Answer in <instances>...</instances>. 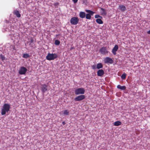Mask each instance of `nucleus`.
I'll list each match as a JSON object with an SVG mask.
<instances>
[{
	"label": "nucleus",
	"mask_w": 150,
	"mask_h": 150,
	"mask_svg": "<svg viewBox=\"0 0 150 150\" xmlns=\"http://www.w3.org/2000/svg\"><path fill=\"white\" fill-rule=\"evenodd\" d=\"M117 88L120 89L121 90H124L126 89V87L125 86H121L120 85H118L117 86Z\"/></svg>",
	"instance_id": "obj_16"
},
{
	"label": "nucleus",
	"mask_w": 150,
	"mask_h": 150,
	"mask_svg": "<svg viewBox=\"0 0 150 150\" xmlns=\"http://www.w3.org/2000/svg\"><path fill=\"white\" fill-rule=\"evenodd\" d=\"M78 0H73V1L74 3H76L78 1Z\"/></svg>",
	"instance_id": "obj_31"
},
{
	"label": "nucleus",
	"mask_w": 150,
	"mask_h": 150,
	"mask_svg": "<svg viewBox=\"0 0 150 150\" xmlns=\"http://www.w3.org/2000/svg\"><path fill=\"white\" fill-rule=\"evenodd\" d=\"M62 123L63 125H64L66 124V122H65L64 121L62 122Z\"/></svg>",
	"instance_id": "obj_33"
},
{
	"label": "nucleus",
	"mask_w": 150,
	"mask_h": 150,
	"mask_svg": "<svg viewBox=\"0 0 150 150\" xmlns=\"http://www.w3.org/2000/svg\"><path fill=\"white\" fill-rule=\"evenodd\" d=\"M91 67L93 69H95L96 68V65H93L91 66Z\"/></svg>",
	"instance_id": "obj_29"
},
{
	"label": "nucleus",
	"mask_w": 150,
	"mask_h": 150,
	"mask_svg": "<svg viewBox=\"0 0 150 150\" xmlns=\"http://www.w3.org/2000/svg\"><path fill=\"white\" fill-rule=\"evenodd\" d=\"M97 75L98 76H101L104 74V71L102 69H99L97 72Z\"/></svg>",
	"instance_id": "obj_10"
},
{
	"label": "nucleus",
	"mask_w": 150,
	"mask_h": 150,
	"mask_svg": "<svg viewBox=\"0 0 150 150\" xmlns=\"http://www.w3.org/2000/svg\"><path fill=\"white\" fill-rule=\"evenodd\" d=\"M0 58L1 59L2 61L4 60L5 59V57L2 54H0Z\"/></svg>",
	"instance_id": "obj_25"
},
{
	"label": "nucleus",
	"mask_w": 150,
	"mask_h": 150,
	"mask_svg": "<svg viewBox=\"0 0 150 150\" xmlns=\"http://www.w3.org/2000/svg\"><path fill=\"white\" fill-rule=\"evenodd\" d=\"M79 17L81 18H84L86 16V14L84 12H80L79 14Z\"/></svg>",
	"instance_id": "obj_15"
},
{
	"label": "nucleus",
	"mask_w": 150,
	"mask_h": 150,
	"mask_svg": "<svg viewBox=\"0 0 150 150\" xmlns=\"http://www.w3.org/2000/svg\"><path fill=\"white\" fill-rule=\"evenodd\" d=\"M103 67V65L101 63H99L97 64L96 65V68L98 69H99L101 68H102Z\"/></svg>",
	"instance_id": "obj_17"
},
{
	"label": "nucleus",
	"mask_w": 150,
	"mask_h": 150,
	"mask_svg": "<svg viewBox=\"0 0 150 150\" xmlns=\"http://www.w3.org/2000/svg\"><path fill=\"white\" fill-rule=\"evenodd\" d=\"M23 58H24L26 59V58H28V57H30V55L28 54H27V53L24 54H23Z\"/></svg>",
	"instance_id": "obj_21"
},
{
	"label": "nucleus",
	"mask_w": 150,
	"mask_h": 150,
	"mask_svg": "<svg viewBox=\"0 0 150 150\" xmlns=\"http://www.w3.org/2000/svg\"><path fill=\"white\" fill-rule=\"evenodd\" d=\"M85 11L87 13H88V14H90L91 15V16H93V14L95 13L92 11L89 10H86Z\"/></svg>",
	"instance_id": "obj_18"
},
{
	"label": "nucleus",
	"mask_w": 150,
	"mask_h": 150,
	"mask_svg": "<svg viewBox=\"0 0 150 150\" xmlns=\"http://www.w3.org/2000/svg\"><path fill=\"white\" fill-rule=\"evenodd\" d=\"M11 48H13V50H15V47L14 45H11Z\"/></svg>",
	"instance_id": "obj_30"
},
{
	"label": "nucleus",
	"mask_w": 150,
	"mask_h": 150,
	"mask_svg": "<svg viewBox=\"0 0 150 150\" xmlns=\"http://www.w3.org/2000/svg\"><path fill=\"white\" fill-rule=\"evenodd\" d=\"M79 21L78 18L76 17H72L70 21L71 24L76 25L78 23Z\"/></svg>",
	"instance_id": "obj_3"
},
{
	"label": "nucleus",
	"mask_w": 150,
	"mask_h": 150,
	"mask_svg": "<svg viewBox=\"0 0 150 150\" xmlns=\"http://www.w3.org/2000/svg\"><path fill=\"white\" fill-rule=\"evenodd\" d=\"M57 55L55 53H48L46 57V58L48 60H54L57 58Z\"/></svg>",
	"instance_id": "obj_2"
},
{
	"label": "nucleus",
	"mask_w": 150,
	"mask_h": 150,
	"mask_svg": "<svg viewBox=\"0 0 150 150\" xmlns=\"http://www.w3.org/2000/svg\"><path fill=\"white\" fill-rule=\"evenodd\" d=\"M41 90L43 93H45L47 90V86L46 84H42L41 85Z\"/></svg>",
	"instance_id": "obj_9"
},
{
	"label": "nucleus",
	"mask_w": 150,
	"mask_h": 150,
	"mask_svg": "<svg viewBox=\"0 0 150 150\" xmlns=\"http://www.w3.org/2000/svg\"><path fill=\"white\" fill-rule=\"evenodd\" d=\"M126 77V74L125 73H124L121 76V78L123 79H125Z\"/></svg>",
	"instance_id": "obj_27"
},
{
	"label": "nucleus",
	"mask_w": 150,
	"mask_h": 150,
	"mask_svg": "<svg viewBox=\"0 0 150 150\" xmlns=\"http://www.w3.org/2000/svg\"><path fill=\"white\" fill-rule=\"evenodd\" d=\"M27 70L25 67H22L20 68L18 73L21 75L25 74Z\"/></svg>",
	"instance_id": "obj_6"
},
{
	"label": "nucleus",
	"mask_w": 150,
	"mask_h": 150,
	"mask_svg": "<svg viewBox=\"0 0 150 150\" xmlns=\"http://www.w3.org/2000/svg\"><path fill=\"white\" fill-rule=\"evenodd\" d=\"M86 18L88 19H90L91 18V15L88 14L87 13L86 15Z\"/></svg>",
	"instance_id": "obj_22"
},
{
	"label": "nucleus",
	"mask_w": 150,
	"mask_h": 150,
	"mask_svg": "<svg viewBox=\"0 0 150 150\" xmlns=\"http://www.w3.org/2000/svg\"><path fill=\"white\" fill-rule=\"evenodd\" d=\"M147 33L148 34H150V30H149L147 32Z\"/></svg>",
	"instance_id": "obj_34"
},
{
	"label": "nucleus",
	"mask_w": 150,
	"mask_h": 150,
	"mask_svg": "<svg viewBox=\"0 0 150 150\" xmlns=\"http://www.w3.org/2000/svg\"><path fill=\"white\" fill-rule=\"evenodd\" d=\"M119 7L121 11L122 12L125 11L126 10L125 6L123 5H120L119 6Z\"/></svg>",
	"instance_id": "obj_14"
},
{
	"label": "nucleus",
	"mask_w": 150,
	"mask_h": 150,
	"mask_svg": "<svg viewBox=\"0 0 150 150\" xmlns=\"http://www.w3.org/2000/svg\"><path fill=\"white\" fill-rule=\"evenodd\" d=\"M121 124L122 123L121 122L119 121H117L114 122V125L115 126H118L121 125Z\"/></svg>",
	"instance_id": "obj_19"
},
{
	"label": "nucleus",
	"mask_w": 150,
	"mask_h": 150,
	"mask_svg": "<svg viewBox=\"0 0 150 150\" xmlns=\"http://www.w3.org/2000/svg\"><path fill=\"white\" fill-rule=\"evenodd\" d=\"M59 4V3H56L54 4V6H56L58 5Z\"/></svg>",
	"instance_id": "obj_32"
},
{
	"label": "nucleus",
	"mask_w": 150,
	"mask_h": 150,
	"mask_svg": "<svg viewBox=\"0 0 150 150\" xmlns=\"http://www.w3.org/2000/svg\"><path fill=\"white\" fill-rule=\"evenodd\" d=\"M104 62L105 63H110L112 64L113 63V61L111 58L107 57L105 58L104 59Z\"/></svg>",
	"instance_id": "obj_7"
},
{
	"label": "nucleus",
	"mask_w": 150,
	"mask_h": 150,
	"mask_svg": "<svg viewBox=\"0 0 150 150\" xmlns=\"http://www.w3.org/2000/svg\"><path fill=\"white\" fill-rule=\"evenodd\" d=\"M118 49V45H115L112 50V52L114 55H115L116 54V52Z\"/></svg>",
	"instance_id": "obj_11"
},
{
	"label": "nucleus",
	"mask_w": 150,
	"mask_h": 150,
	"mask_svg": "<svg viewBox=\"0 0 150 150\" xmlns=\"http://www.w3.org/2000/svg\"><path fill=\"white\" fill-rule=\"evenodd\" d=\"M69 112L68 111V110H66L64 111L63 114L64 115H69Z\"/></svg>",
	"instance_id": "obj_24"
},
{
	"label": "nucleus",
	"mask_w": 150,
	"mask_h": 150,
	"mask_svg": "<svg viewBox=\"0 0 150 150\" xmlns=\"http://www.w3.org/2000/svg\"><path fill=\"white\" fill-rule=\"evenodd\" d=\"M13 14L15 15H16L17 17L18 18H20L21 16V15L19 11L18 10H14L13 11Z\"/></svg>",
	"instance_id": "obj_12"
},
{
	"label": "nucleus",
	"mask_w": 150,
	"mask_h": 150,
	"mask_svg": "<svg viewBox=\"0 0 150 150\" xmlns=\"http://www.w3.org/2000/svg\"><path fill=\"white\" fill-rule=\"evenodd\" d=\"M74 49V47H71L70 50H72L73 49Z\"/></svg>",
	"instance_id": "obj_35"
},
{
	"label": "nucleus",
	"mask_w": 150,
	"mask_h": 150,
	"mask_svg": "<svg viewBox=\"0 0 150 150\" xmlns=\"http://www.w3.org/2000/svg\"><path fill=\"white\" fill-rule=\"evenodd\" d=\"M100 12L101 14V15H106L107 14L106 11L103 8H101L100 9Z\"/></svg>",
	"instance_id": "obj_13"
},
{
	"label": "nucleus",
	"mask_w": 150,
	"mask_h": 150,
	"mask_svg": "<svg viewBox=\"0 0 150 150\" xmlns=\"http://www.w3.org/2000/svg\"><path fill=\"white\" fill-rule=\"evenodd\" d=\"M99 52L103 54H108L109 52L107 50L106 47H103L99 50Z\"/></svg>",
	"instance_id": "obj_5"
},
{
	"label": "nucleus",
	"mask_w": 150,
	"mask_h": 150,
	"mask_svg": "<svg viewBox=\"0 0 150 150\" xmlns=\"http://www.w3.org/2000/svg\"><path fill=\"white\" fill-rule=\"evenodd\" d=\"M96 22L99 24H102L103 23V21L100 19H97L96 20Z\"/></svg>",
	"instance_id": "obj_20"
},
{
	"label": "nucleus",
	"mask_w": 150,
	"mask_h": 150,
	"mask_svg": "<svg viewBox=\"0 0 150 150\" xmlns=\"http://www.w3.org/2000/svg\"><path fill=\"white\" fill-rule=\"evenodd\" d=\"M60 41L58 40H56L55 41L54 44L55 45H58L60 44Z\"/></svg>",
	"instance_id": "obj_26"
},
{
	"label": "nucleus",
	"mask_w": 150,
	"mask_h": 150,
	"mask_svg": "<svg viewBox=\"0 0 150 150\" xmlns=\"http://www.w3.org/2000/svg\"><path fill=\"white\" fill-rule=\"evenodd\" d=\"M85 98V96L82 95L76 97L74 98V100L75 101H81L84 99Z\"/></svg>",
	"instance_id": "obj_8"
},
{
	"label": "nucleus",
	"mask_w": 150,
	"mask_h": 150,
	"mask_svg": "<svg viewBox=\"0 0 150 150\" xmlns=\"http://www.w3.org/2000/svg\"><path fill=\"white\" fill-rule=\"evenodd\" d=\"M85 92V90L83 88H79L75 91V94L76 95L83 94Z\"/></svg>",
	"instance_id": "obj_4"
},
{
	"label": "nucleus",
	"mask_w": 150,
	"mask_h": 150,
	"mask_svg": "<svg viewBox=\"0 0 150 150\" xmlns=\"http://www.w3.org/2000/svg\"><path fill=\"white\" fill-rule=\"evenodd\" d=\"M34 41V39L33 38H31L30 39V40L29 42H28L27 43H28L29 42H30L29 45H31V44L32 43H33Z\"/></svg>",
	"instance_id": "obj_23"
},
{
	"label": "nucleus",
	"mask_w": 150,
	"mask_h": 150,
	"mask_svg": "<svg viewBox=\"0 0 150 150\" xmlns=\"http://www.w3.org/2000/svg\"><path fill=\"white\" fill-rule=\"evenodd\" d=\"M2 108L1 110V114L4 115L6 114V112H8L9 111L11 107L9 104L5 103L3 105Z\"/></svg>",
	"instance_id": "obj_1"
},
{
	"label": "nucleus",
	"mask_w": 150,
	"mask_h": 150,
	"mask_svg": "<svg viewBox=\"0 0 150 150\" xmlns=\"http://www.w3.org/2000/svg\"><path fill=\"white\" fill-rule=\"evenodd\" d=\"M95 18H102V17L101 16H100L99 15H95Z\"/></svg>",
	"instance_id": "obj_28"
},
{
	"label": "nucleus",
	"mask_w": 150,
	"mask_h": 150,
	"mask_svg": "<svg viewBox=\"0 0 150 150\" xmlns=\"http://www.w3.org/2000/svg\"><path fill=\"white\" fill-rule=\"evenodd\" d=\"M59 35V34L57 35H56V36H58Z\"/></svg>",
	"instance_id": "obj_36"
}]
</instances>
